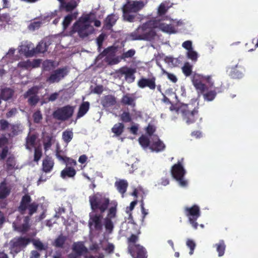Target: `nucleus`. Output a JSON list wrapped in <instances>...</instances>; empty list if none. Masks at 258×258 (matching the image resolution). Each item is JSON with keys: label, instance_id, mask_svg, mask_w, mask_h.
<instances>
[{"label": "nucleus", "instance_id": "b1692460", "mask_svg": "<svg viewBox=\"0 0 258 258\" xmlns=\"http://www.w3.org/2000/svg\"><path fill=\"white\" fill-rule=\"evenodd\" d=\"M10 133L9 134V137H14L18 136L22 132V125L20 123H12L10 124Z\"/></svg>", "mask_w": 258, "mask_h": 258}, {"label": "nucleus", "instance_id": "603ef678", "mask_svg": "<svg viewBox=\"0 0 258 258\" xmlns=\"http://www.w3.org/2000/svg\"><path fill=\"white\" fill-rule=\"evenodd\" d=\"M141 211H142V220H141V223L143 225L144 222V220L145 219L146 216L148 214V210L145 209L144 207V199L143 197H142V199L141 200Z\"/></svg>", "mask_w": 258, "mask_h": 258}, {"label": "nucleus", "instance_id": "4be33fe9", "mask_svg": "<svg viewBox=\"0 0 258 258\" xmlns=\"http://www.w3.org/2000/svg\"><path fill=\"white\" fill-rule=\"evenodd\" d=\"M11 192V188L7 186L5 181L0 183V200L7 198Z\"/></svg>", "mask_w": 258, "mask_h": 258}, {"label": "nucleus", "instance_id": "c9c22d12", "mask_svg": "<svg viewBox=\"0 0 258 258\" xmlns=\"http://www.w3.org/2000/svg\"><path fill=\"white\" fill-rule=\"evenodd\" d=\"M66 240L65 236L60 235L54 240L53 245L57 248H63Z\"/></svg>", "mask_w": 258, "mask_h": 258}, {"label": "nucleus", "instance_id": "20e7f679", "mask_svg": "<svg viewBox=\"0 0 258 258\" xmlns=\"http://www.w3.org/2000/svg\"><path fill=\"white\" fill-rule=\"evenodd\" d=\"M144 7V4L143 2L127 1L126 3L122 8L123 19L129 22H134L137 13Z\"/></svg>", "mask_w": 258, "mask_h": 258}, {"label": "nucleus", "instance_id": "9d476101", "mask_svg": "<svg viewBox=\"0 0 258 258\" xmlns=\"http://www.w3.org/2000/svg\"><path fill=\"white\" fill-rule=\"evenodd\" d=\"M30 238L26 237H16L10 241L11 249L16 253L27 246L31 242Z\"/></svg>", "mask_w": 258, "mask_h": 258}, {"label": "nucleus", "instance_id": "1a4fd4ad", "mask_svg": "<svg viewBox=\"0 0 258 258\" xmlns=\"http://www.w3.org/2000/svg\"><path fill=\"white\" fill-rule=\"evenodd\" d=\"M75 107L67 105L57 108L52 114L53 118L58 120L65 121L70 118L73 115Z\"/></svg>", "mask_w": 258, "mask_h": 258}, {"label": "nucleus", "instance_id": "f3484780", "mask_svg": "<svg viewBox=\"0 0 258 258\" xmlns=\"http://www.w3.org/2000/svg\"><path fill=\"white\" fill-rule=\"evenodd\" d=\"M54 165V161L52 157L46 156L42 161V171L46 173H49L52 170Z\"/></svg>", "mask_w": 258, "mask_h": 258}, {"label": "nucleus", "instance_id": "0e129e2a", "mask_svg": "<svg viewBox=\"0 0 258 258\" xmlns=\"http://www.w3.org/2000/svg\"><path fill=\"white\" fill-rule=\"evenodd\" d=\"M18 67L29 69L31 68V61L30 60H27L26 61H20L18 63Z\"/></svg>", "mask_w": 258, "mask_h": 258}, {"label": "nucleus", "instance_id": "13d9d810", "mask_svg": "<svg viewBox=\"0 0 258 258\" xmlns=\"http://www.w3.org/2000/svg\"><path fill=\"white\" fill-rule=\"evenodd\" d=\"M18 113V109L16 107H13L9 109L6 113V117L10 118L14 117Z\"/></svg>", "mask_w": 258, "mask_h": 258}, {"label": "nucleus", "instance_id": "473e14b6", "mask_svg": "<svg viewBox=\"0 0 258 258\" xmlns=\"http://www.w3.org/2000/svg\"><path fill=\"white\" fill-rule=\"evenodd\" d=\"M74 134L73 130L68 128L62 133V139L63 141L67 144L70 143L73 138Z\"/></svg>", "mask_w": 258, "mask_h": 258}, {"label": "nucleus", "instance_id": "69168bd1", "mask_svg": "<svg viewBox=\"0 0 258 258\" xmlns=\"http://www.w3.org/2000/svg\"><path fill=\"white\" fill-rule=\"evenodd\" d=\"M105 38V34L103 33H101L99 35V36L97 37L96 41H97V44L98 46V49H101L103 41Z\"/></svg>", "mask_w": 258, "mask_h": 258}, {"label": "nucleus", "instance_id": "f257e3e1", "mask_svg": "<svg viewBox=\"0 0 258 258\" xmlns=\"http://www.w3.org/2000/svg\"><path fill=\"white\" fill-rule=\"evenodd\" d=\"M89 201L93 212L104 214L107 211L104 219V225L107 232H112L114 228L112 220L117 217V202L116 201H111L105 194L100 192L89 196Z\"/></svg>", "mask_w": 258, "mask_h": 258}, {"label": "nucleus", "instance_id": "39448f33", "mask_svg": "<svg viewBox=\"0 0 258 258\" xmlns=\"http://www.w3.org/2000/svg\"><path fill=\"white\" fill-rule=\"evenodd\" d=\"M199 107H194L191 104H183L180 111L183 120L187 124L194 123L199 117Z\"/></svg>", "mask_w": 258, "mask_h": 258}, {"label": "nucleus", "instance_id": "f8f14e48", "mask_svg": "<svg viewBox=\"0 0 258 258\" xmlns=\"http://www.w3.org/2000/svg\"><path fill=\"white\" fill-rule=\"evenodd\" d=\"M68 73L69 71L66 67L57 69L52 73L46 81L51 84L58 83L66 76Z\"/></svg>", "mask_w": 258, "mask_h": 258}, {"label": "nucleus", "instance_id": "423d86ee", "mask_svg": "<svg viewBox=\"0 0 258 258\" xmlns=\"http://www.w3.org/2000/svg\"><path fill=\"white\" fill-rule=\"evenodd\" d=\"M183 160V158H181L180 161H178L172 166L171 173L172 177L178 182L180 185L185 187L187 185V182L183 178L186 173L182 165Z\"/></svg>", "mask_w": 258, "mask_h": 258}, {"label": "nucleus", "instance_id": "4c0bfd02", "mask_svg": "<svg viewBox=\"0 0 258 258\" xmlns=\"http://www.w3.org/2000/svg\"><path fill=\"white\" fill-rule=\"evenodd\" d=\"M192 66L189 62H185L182 67V71L183 74L186 77L190 76L192 74Z\"/></svg>", "mask_w": 258, "mask_h": 258}, {"label": "nucleus", "instance_id": "79ce46f5", "mask_svg": "<svg viewBox=\"0 0 258 258\" xmlns=\"http://www.w3.org/2000/svg\"><path fill=\"white\" fill-rule=\"evenodd\" d=\"M52 137L47 136L43 141V146L45 151L48 150L52 146Z\"/></svg>", "mask_w": 258, "mask_h": 258}, {"label": "nucleus", "instance_id": "412c9836", "mask_svg": "<svg viewBox=\"0 0 258 258\" xmlns=\"http://www.w3.org/2000/svg\"><path fill=\"white\" fill-rule=\"evenodd\" d=\"M72 249L78 256L81 255L83 252L87 250V248L82 242H75L73 245Z\"/></svg>", "mask_w": 258, "mask_h": 258}, {"label": "nucleus", "instance_id": "2eb2a0df", "mask_svg": "<svg viewBox=\"0 0 258 258\" xmlns=\"http://www.w3.org/2000/svg\"><path fill=\"white\" fill-rule=\"evenodd\" d=\"M20 51L26 57H32L35 55L34 44L26 42L20 46Z\"/></svg>", "mask_w": 258, "mask_h": 258}, {"label": "nucleus", "instance_id": "393cba45", "mask_svg": "<svg viewBox=\"0 0 258 258\" xmlns=\"http://www.w3.org/2000/svg\"><path fill=\"white\" fill-rule=\"evenodd\" d=\"M165 148L164 144L157 138V141L153 142L150 146V149L152 151L156 152L163 151Z\"/></svg>", "mask_w": 258, "mask_h": 258}, {"label": "nucleus", "instance_id": "49530a36", "mask_svg": "<svg viewBox=\"0 0 258 258\" xmlns=\"http://www.w3.org/2000/svg\"><path fill=\"white\" fill-rule=\"evenodd\" d=\"M140 144L144 148H147L150 145L149 138L145 136H142L139 139Z\"/></svg>", "mask_w": 258, "mask_h": 258}, {"label": "nucleus", "instance_id": "f704fd0d", "mask_svg": "<svg viewBox=\"0 0 258 258\" xmlns=\"http://www.w3.org/2000/svg\"><path fill=\"white\" fill-rule=\"evenodd\" d=\"M137 234H138L137 233ZM139 234H132L131 235L127 238V249L130 248V247H133L135 245H137L138 244L136 243L138 241L139 239V237L138 236Z\"/></svg>", "mask_w": 258, "mask_h": 258}, {"label": "nucleus", "instance_id": "09e8293b", "mask_svg": "<svg viewBox=\"0 0 258 258\" xmlns=\"http://www.w3.org/2000/svg\"><path fill=\"white\" fill-rule=\"evenodd\" d=\"M217 93L215 90H211L204 94V97L205 100L212 101L216 97Z\"/></svg>", "mask_w": 258, "mask_h": 258}, {"label": "nucleus", "instance_id": "dca6fc26", "mask_svg": "<svg viewBox=\"0 0 258 258\" xmlns=\"http://www.w3.org/2000/svg\"><path fill=\"white\" fill-rule=\"evenodd\" d=\"M121 75H124L125 79L130 83L134 82L135 76L134 74L136 72L135 69L129 68L127 67L122 68L119 70Z\"/></svg>", "mask_w": 258, "mask_h": 258}, {"label": "nucleus", "instance_id": "6e6552de", "mask_svg": "<svg viewBox=\"0 0 258 258\" xmlns=\"http://www.w3.org/2000/svg\"><path fill=\"white\" fill-rule=\"evenodd\" d=\"M184 212L185 215L188 217L189 222L193 228L195 229H197L198 224L197 220L201 215L200 207L197 205H194L190 207H186L184 208Z\"/></svg>", "mask_w": 258, "mask_h": 258}, {"label": "nucleus", "instance_id": "ea45409f", "mask_svg": "<svg viewBox=\"0 0 258 258\" xmlns=\"http://www.w3.org/2000/svg\"><path fill=\"white\" fill-rule=\"evenodd\" d=\"M35 55L39 53H44L47 50V47L45 43L39 42L36 47H34Z\"/></svg>", "mask_w": 258, "mask_h": 258}, {"label": "nucleus", "instance_id": "0eeeda50", "mask_svg": "<svg viewBox=\"0 0 258 258\" xmlns=\"http://www.w3.org/2000/svg\"><path fill=\"white\" fill-rule=\"evenodd\" d=\"M94 32V28L90 24H77V23H75L72 27L70 34L73 35L77 33L80 38H85L93 34Z\"/></svg>", "mask_w": 258, "mask_h": 258}, {"label": "nucleus", "instance_id": "3c124183", "mask_svg": "<svg viewBox=\"0 0 258 258\" xmlns=\"http://www.w3.org/2000/svg\"><path fill=\"white\" fill-rule=\"evenodd\" d=\"M10 124L11 123L7 120L1 119L0 131L3 132L7 131L10 127Z\"/></svg>", "mask_w": 258, "mask_h": 258}, {"label": "nucleus", "instance_id": "aec40b11", "mask_svg": "<svg viewBox=\"0 0 258 258\" xmlns=\"http://www.w3.org/2000/svg\"><path fill=\"white\" fill-rule=\"evenodd\" d=\"M76 170L74 167H66L60 172V177L63 179L73 178L76 174Z\"/></svg>", "mask_w": 258, "mask_h": 258}, {"label": "nucleus", "instance_id": "5701e85b", "mask_svg": "<svg viewBox=\"0 0 258 258\" xmlns=\"http://www.w3.org/2000/svg\"><path fill=\"white\" fill-rule=\"evenodd\" d=\"M90 103L88 101H84L80 105L77 115V118H80L83 117L89 110Z\"/></svg>", "mask_w": 258, "mask_h": 258}, {"label": "nucleus", "instance_id": "680f3d73", "mask_svg": "<svg viewBox=\"0 0 258 258\" xmlns=\"http://www.w3.org/2000/svg\"><path fill=\"white\" fill-rule=\"evenodd\" d=\"M203 79V77L200 75L197 74H194L192 76L191 81L193 84V85L195 86V84L196 83H199L201 82V80Z\"/></svg>", "mask_w": 258, "mask_h": 258}, {"label": "nucleus", "instance_id": "37998d69", "mask_svg": "<svg viewBox=\"0 0 258 258\" xmlns=\"http://www.w3.org/2000/svg\"><path fill=\"white\" fill-rule=\"evenodd\" d=\"M16 165V162L14 157H9L6 161V169L10 171L13 169Z\"/></svg>", "mask_w": 258, "mask_h": 258}, {"label": "nucleus", "instance_id": "58836bf2", "mask_svg": "<svg viewBox=\"0 0 258 258\" xmlns=\"http://www.w3.org/2000/svg\"><path fill=\"white\" fill-rule=\"evenodd\" d=\"M38 92V88L36 86H34L29 89L24 94L25 98H28L30 96L37 95Z\"/></svg>", "mask_w": 258, "mask_h": 258}, {"label": "nucleus", "instance_id": "e433bc0d", "mask_svg": "<svg viewBox=\"0 0 258 258\" xmlns=\"http://www.w3.org/2000/svg\"><path fill=\"white\" fill-rule=\"evenodd\" d=\"M60 7L68 12L73 10L77 7V4L75 1H71L68 3L65 2Z\"/></svg>", "mask_w": 258, "mask_h": 258}, {"label": "nucleus", "instance_id": "72a5a7b5", "mask_svg": "<svg viewBox=\"0 0 258 258\" xmlns=\"http://www.w3.org/2000/svg\"><path fill=\"white\" fill-rule=\"evenodd\" d=\"M92 15V13H90L89 14H85L81 16L78 21H77L75 23H77V24H90L91 23L93 22L91 20V16Z\"/></svg>", "mask_w": 258, "mask_h": 258}, {"label": "nucleus", "instance_id": "e2e57ef3", "mask_svg": "<svg viewBox=\"0 0 258 258\" xmlns=\"http://www.w3.org/2000/svg\"><path fill=\"white\" fill-rule=\"evenodd\" d=\"M186 245L190 248L189 254L191 255L195 249L196 244L194 241L191 239H188L186 241Z\"/></svg>", "mask_w": 258, "mask_h": 258}, {"label": "nucleus", "instance_id": "6e6d98bb", "mask_svg": "<svg viewBox=\"0 0 258 258\" xmlns=\"http://www.w3.org/2000/svg\"><path fill=\"white\" fill-rule=\"evenodd\" d=\"M187 57L188 58L196 61L198 59V53L196 51L193 50V49L187 51Z\"/></svg>", "mask_w": 258, "mask_h": 258}, {"label": "nucleus", "instance_id": "864d4df0", "mask_svg": "<svg viewBox=\"0 0 258 258\" xmlns=\"http://www.w3.org/2000/svg\"><path fill=\"white\" fill-rule=\"evenodd\" d=\"M120 119L123 122H130L132 120L130 112L125 111L120 115Z\"/></svg>", "mask_w": 258, "mask_h": 258}, {"label": "nucleus", "instance_id": "bf43d9fd", "mask_svg": "<svg viewBox=\"0 0 258 258\" xmlns=\"http://www.w3.org/2000/svg\"><path fill=\"white\" fill-rule=\"evenodd\" d=\"M64 163L66 165V167H74L77 165V162L74 159L70 157H67Z\"/></svg>", "mask_w": 258, "mask_h": 258}, {"label": "nucleus", "instance_id": "052dcab7", "mask_svg": "<svg viewBox=\"0 0 258 258\" xmlns=\"http://www.w3.org/2000/svg\"><path fill=\"white\" fill-rule=\"evenodd\" d=\"M168 8L165 6V5L163 3H161L158 7V14L159 16H162L166 13Z\"/></svg>", "mask_w": 258, "mask_h": 258}, {"label": "nucleus", "instance_id": "2f4dec72", "mask_svg": "<svg viewBox=\"0 0 258 258\" xmlns=\"http://www.w3.org/2000/svg\"><path fill=\"white\" fill-rule=\"evenodd\" d=\"M117 18L113 14L108 15L104 21V25L107 28L110 29L116 23Z\"/></svg>", "mask_w": 258, "mask_h": 258}, {"label": "nucleus", "instance_id": "bb28decb", "mask_svg": "<svg viewBox=\"0 0 258 258\" xmlns=\"http://www.w3.org/2000/svg\"><path fill=\"white\" fill-rule=\"evenodd\" d=\"M14 91L10 88H5L1 90V98L5 101L10 99L14 95Z\"/></svg>", "mask_w": 258, "mask_h": 258}, {"label": "nucleus", "instance_id": "9b49d317", "mask_svg": "<svg viewBox=\"0 0 258 258\" xmlns=\"http://www.w3.org/2000/svg\"><path fill=\"white\" fill-rule=\"evenodd\" d=\"M103 214L93 212L89 214L88 225L90 229L93 227L96 231H100L102 230Z\"/></svg>", "mask_w": 258, "mask_h": 258}, {"label": "nucleus", "instance_id": "ddd939ff", "mask_svg": "<svg viewBox=\"0 0 258 258\" xmlns=\"http://www.w3.org/2000/svg\"><path fill=\"white\" fill-rule=\"evenodd\" d=\"M128 252L133 258H147V251L145 247L140 244H137L127 249Z\"/></svg>", "mask_w": 258, "mask_h": 258}, {"label": "nucleus", "instance_id": "a211bd4d", "mask_svg": "<svg viewBox=\"0 0 258 258\" xmlns=\"http://www.w3.org/2000/svg\"><path fill=\"white\" fill-rule=\"evenodd\" d=\"M128 186L127 181L124 179H119L114 183V186L118 192L121 195L122 198L124 197V195L126 191Z\"/></svg>", "mask_w": 258, "mask_h": 258}, {"label": "nucleus", "instance_id": "5fc2aeb1", "mask_svg": "<svg viewBox=\"0 0 258 258\" xmlns=\"http://www.w3.org/2000/svg\"><path fill=\"white\" fill-rule=\"evenodd\" d=\"M39 101V98L38 96L36 95H33V96H30V97L28 98L27 102L30 106H34L37 104Z\"/></svg>", "mask_w": 258, "mask_h": 258}, {"label": "nucleus", "instance_id": "4468645a", "mask_svg": "<svg viewBox=\"0 0 258 258\" xmlns=\"http://www.w3.org/2000/svg\"><path fill=\"white\" fill-rule=\"evenodd\" d=\"M156 78L152 77L150 78H142L138 82V86L141 88L148 87L151 90H154L156 87Z\"/></svg>", "mask_w": 258, "mask_h": 258}, {"label": "nucleus", "instance_id": "7ed1b4c3", "mask_svg": "<svg viewBox=\"0 0 258 258\" xmlns=\"http://www.w3.org/2000/svg\"><path fill=\"white\" fill-rule=\"evenodd\" d=\"M157 27L156 21H148L140 25L134 32L128 35V39L130 40H153L156 32L154 28Z\"/></svg>", "mask_w": 258, "mask_h": 258}, {"label": "nucleus", "instance_id": "cd10ccee", "mask_svg": "<svg viewBox=\"0 0 258 258\" xmlns=\"http://www.w3.org/2000/svg\"><path fill=\"white\" fill-rule=\"evenodd\" d=\"M135 100V97L131 96L129 94H126L122 96L120 102L124 105H131L134 107L136 104Z\"/></svg>", "mask_w": 258, "mask_h": 258}, {"label": "nucleus", "instance_id": "a878e982", "mask_svg": "<svg viewBox=\"0 0 258 258\" xmlns=\"http://www.w3.org/2000/svg\"><path fill=\"white\" fill-rule=\"evenodd\" d=\"M213 246L216 248L219 257L224 255L226 247L224 240H220L219 242L215 244Z\"/></svg>", "mask_w": 258, "mask_h": 258}, {"label": "nucleus", "instance_id": "de8ad7c7", "mask_svg": "<svg viewBox=\"0 0 258 258\" xmlns=\"http://www.w3.org/2000/svg\"><path fill=\"white\" fill-rule=\"evenodd\" d=\"M73 19V17L72 14H69L64 17L62 22V25L64 30L66 29L68 27Z\"/></svg>", "mask_w": 258, "mask_h": 258}, {"label": "nucleus", "instance_id": "c03bdc74", "mask_svg": "<svg viewBox=\"0 0 258 258\" xmlns=\"http://www.w3.org/2000/svg\"><path fill=\"white\" fill-rule=\"evenodd\" d=\"M11 21V17L8 14H3L0 16V25L5 26L6 24H9Z\"/></svg>", "mask_w": 258, "mask_h": 258}, {"label": "nucleus", "instance_id": "f03ea898", "mask_svg": "<svg viewBox=\"0 0 258 258\" xmlns=\"http://www.w3.org/2000/svg\"><path fill=\"white\" fill-rule=\"evenodd\" d=\"M38 207L39 204L36 202H32V199L29 194L23 196L18 207V210L21 214L26 213L27 211L28 215L24 217L22 224L15 226V229L22 233L28 231L30 226V217L37 212Z\"/></svg>", "mask_w": 258, "mask_h": 258}, {"label": "nucleus", "instance_id": "4d7b16f0", "mask_svg": "<svg viewBox=\"0 0 258 258\" xmlns=\"http://www.w3.org/2000/svg\"><path fill=\"white\" fill-rule=\"evenodd\" d=\"M33 120L35 123H38L42 119V115L40 110H37L33 114Z\"/></svg>", "mask_w": 258, "mask_h": 258}, {"label": "nucleus", "instance_id": "8fccbe9b", "mask_svg": "<svg viewBox=\"0 0 258 258\" xmlns=\"http://www.w3.org/2000/svg\"><path fill=\"white\" fill-rule=\"evenodd\" d=\"M194 87L198 92L201 94H204V93L207 90V87L206 85L202 82L199 83H196V84H195Z\"/></svg>", "mask_w": 258, "mask_h": 258}, {"label": "nucleus", "instance_id": "c85d7f7f", "mask_svg": "<svg viewBox=\"0 0 258 258\" xmlns=\"http://www.w3.org/2000/svg\"><path fill=\"white\" fill-rule=\"evenodd\" d=\"M37 136L35 134L28 135L26 139L25 147L27 149L31 150L35 145Z\"/></svg>", "mask_w": 258, "mask_h": 258}, {"label": "nucleus", "instance_id": "a18cd8bd", "mask_svg": "<svg viewBox=\"0 0 258 258\" xmlns=\"http://www.w3.org/2000/svg\"><path fill=\"white\" fill-rule=\"evenodd\" d=\"M42 156V149L40 147H36L34 149V161L37 162Z\"/></svg>", "mask_w": 258, "mask_h": 258}, {"label": "nucleus", "instance_id": "7c9ffc66", "mask_svg": "<svg viewBox=\"0 0 258 258\" xmlns=\"http://www.w3.org/2000/svg\"><path fill=\"white\" fill-rule=\"evenodd\" d=\"M163 32L173 33L175 32L174 26L171 24H166L163 23H157V27Z\"/></svg>", "mask_w": 258, "mask_h": 258}, {"label": "nucleus", "instance_id": "338daca9", "mask_svg": "<svg viewBox=\"0 0 258 258\" xmlns=\"http://www.w3.org/2000/svg\"><path fill=\"white\" fill-rule=\"evenodd\" d=\"M135 52H136L134 49H130L126 52L123 53L122 57L124 58L132 57L135 55Z\"/></svg>", "mask_w": 258, "mask_h": 258}, {"label": "nucleus", "instance_id": "c756f323", "mask_svg": "<svg viewBox=\"0 0 258 258\" xmlns=\"http://www.w3.org/2000/svg\"><path fill=\"white\" fill-rule=\"evenodd\" d=\"M124 125L123 123L118 122L115 124L111 128L112 132L114 134L113 137L120 136L124 131Z\"/></svg>", "mask_w": 258, "mask_h": 258}, {"label": "nucleus", "instance_id": "6ab92c4d", "mask_svg": "<svg viewBox=\"0 0 258 258\" xmlns=\"http://www.w3.org/2000/svg\"><path fill=\"white\" fill-rule=\"evenodd\" d=\"M116 103V97L112 95H107L101 100V104L104 108L112 107Z\"/></svg>", "mask_w": 258, "mask_h": 258}, {"label": "nucleus", "instance_id": "a19ab883", "mask_svg": "<svg viewBox=\"0 0 258 258\" xmlns=\"http://www.w3.org/2000/svg\"><path fill=\"white\" fill-rule=\"evenodd\" d=\"M127 214H128V223L133 225L134 228L135 229V232L137 233L138 234H140L141 233L140 228L138 224L135 222V220H134L132 213H129Z\"/></svg>", "mask_w": 258, "mask_h": 258}, {"label": "nucleus", "instance_id": "774afa93", "mask_svg": "<svg viewBox=\"0 0 258 258\" xmlns=\"http://www.w3.org/2000/svg\"><path fill=\"white\" fill-rule=\"evenodd\" d=\"M33 244L39 250H42L45 249L43 244L39 240H35L33 242Z\"/></svg>", "mask_w": 258, "mask_h": 258}]
</instances>
